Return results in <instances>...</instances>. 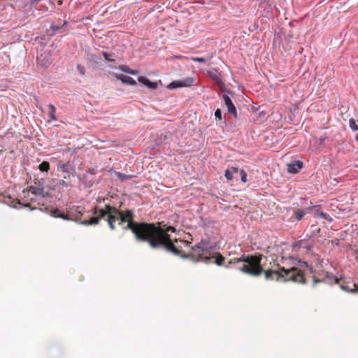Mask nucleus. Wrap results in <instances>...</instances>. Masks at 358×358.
I'll use <instances>...</instances> for the list:
<instances>
[{
  "label": "nucleus",
  "mask_w": 358,
  "mask_h": 358,
  "mask_svg": "<svg viewBox=\"0 0 358 358\" xmlns=\"http://www.w3.org/2000/svg\"><path fill=\"white\" fill-rule=\"evenodd\" d=\"M262 255H245L239 258H231L227 262L226 267L231 264H238L237 269L252 276H259L263 272L266 280L280 282L292 281L304 284L306 279L303 272L295 266H285L278 262L274 268L264 270L261 265Z\"/></svg>",
  "instance_id": "f257e3e1"
},
{
  "label": "nucleus",
  "mask_w": 358,
  "mask_h": 358,
  "mask_svg": "<svg viewBox=\"0 0 358 358\" xmlns=\"http://www.w3.org/2000/svg\"><path fill=\"white\" fill-rule=\"evenodd\" d=\"M127 225L125 229H129L138 242L147 243L152 249L162 248L163 240L165 239L161 230L160 223H148L134 221V215L129 213Z\"/></svg>",
  "instance_id": "f03ea898"
},
{
  "label": "nucleus",
  "mask_w": 358,
  "mask_h": 358,
  "mask_svg": "<svg viewBox=\"0 0 358 358\" xmlns=\"http://www.w3.org/2000/svg\"><path fill=\"white\" fill-rule=\"evenodd\" d=\"M129 213L134 216V213L131 210H126L124 211L120 210L114 206H111L109 204L105 205L103 208L99 210L97 208H94V214H98L96 217H90L89 220H85L82 222L84 225H93L97 224L100 220L106 217V221L110 229L114 230L115 229V222L119 221V224L127 222L130 218L127 217Z\"/></svg>",
  "instance_id": "7ed1b4c3"
},
{
  "label": "nucleus",
  "mask_w": 358,
  "mask_h": 358,
  "mask_svg": "<svg viewBox=\"0 0 358 358\" xmlns=\"http://www.w3.org/2000/svg\"><path fill=\"white\" fill-rule=\"evenodd\" d=\"M161 230L163 231L162 234L164 236L165 239L163 240L164 243L162 244V248H164L166 251L171 252L174 255L179 256L182 258H192L196 261L207 259V257H204L205 250L202 248L199 245H196L192 248V252L185 254L181 248L182 245H176L173 241L171 239L169 232H175L176 229L173 227L169 226L166 228L161 227Z\"/></svg>",
  "instance_id": "20e7f679"
},
{
  "label": "nucleus",
  "mask_w": 358,
  "mask_h": 358,
  "mask_svg": "<svg viewBox=\"0 0 358 358\" xmlns=\"http://www.w3.org/2000/svg\"><path fill=\"white\" fill-rule=\"evenodd\" d=\"M23 205L26 207L30 206V202L36 201L37 198H44L48 193L45 192L43 184L38 182H34L27 189L22 191Z\"/></svg>",
  "instance_id": "39448f33"
},
{
  "label": "nucleus",
  "mask_w": 358,
  "mask_h": 358,
  "mask_svg": "<svg viewBox=\"0 0 358 358\" xmlns=\"http://www.w3.org/2000/svg\"><path fill=\"white\" fill-rule=\"evenodd\" d=\"M84 210L83 208L78 206L73 211L69 212L68 214H65L62 213L59 209L56 208L52 211V215L55 217H59L63 220H73L76 222H80L81 224L83 221L80 220L82 215H83Z\"/></svg>",
  "instance_id": "423d86ee"
},
{
  "label": "nucleus",
  "mask_w": 358,
  "mask_h": 358,
  "mask_svg": "<svg viewBox=\"0 0 358 358\" xmlns=\"http://www.w3.org/2000/svg\"><path fill=\"white\" fill-rule=\"evenodd\" d=\"M194 79L190 77L182 80H174L167 85L169 90H174L179 87H190L193 85Z\"/></svg>",
  "instance_id": "0eeeda50"
},
{
  "label": "nucleus",
  "mask_w": 358,
  "mask_h": 358,
  "mask_svg": "<svg viewBox=\"0 0 358 358\" xmlns=\"http://www.w3.org/2000/svg\"><path fill=\"white\" fill-rule=\"evenodd\" d=\"M335 283H340L341 288L346 292H358V287L356 284L353 283L351 281H341L340 282L339 280L335 277H334Z\"/></svg>",
  "instance_id": "6e6552de"
},
{
  "label": "nucleus",
  "mask_w": 358,
  "mask_h": 358,
  "mask_svg": "<svg viewBox=\"0 0 358 358\" xmlns=\"http://www.w3.org/2000/svg\"><path fill=\"white\" fill-rule=\"evenodd\" d=\"M303 164L302 162L297 160L294 161L287 164V171L290 173H297L303 168Z\"/></svg>",
  "instance_id": "1a4fd4ad"
},
{
  "label": "nucleus",
  "mask_w": 358,
  "mask_h": 358,
  "mask_svg": "<svg viewBox=\"0 0 358 358\" xmlns=\"http://www.w3.org/2000/svg\"><path fill=\"white\" fill-rule=\"evenodd\" d=\"M222 99L224 101V103L225 105L227 106V109H228V112L234 115L235 117H236V115H237V113H236V107L234 106L232 101L231 100L230 97L227 95V94H223L222 95Z\"/></svg>",
  "instance_id": "9d476101"
},
{
  "label": "nucleus",
  "mask_w": 358,
  "mask_h": 358,
  "mask_svg": "<svg viewBox=\"0 0 358 358\" xmlns=\"http://www.w3.org/2000/svg\"><path fill=\"white\" fill-rule=\"evenodd\" d=\"M138 80L149 89L156 90L158 87V83L157 82H152L146 77L139 76Z\"/></svg>",
  "instance_id": "9b49d317"
},
{
  "label": "nucleus",
  "mask_w": 358,
  "mask_h": 358,
  "mask_svg": "<svg viewBox=\"0 0 358 358\" xmlns=\"http://www.w3.org/2000/svg\"><path fill=\"white\" fill-rule=\"evenodd\" d=\"M115 76L117 80H121L123 83L133 86L137 85L136 82L130 76L122 74H115Z\"/></svg>",
  "instance_id": "f8f14e48"
},
{
  "label": "nucleus",
  "mask_w": 358,
  "mask_h": 358,
  "mask_svg": "<svg viewBox=\"0 0 358 358\" xmlns=\"http://www.w3.org/2000/svg\"><path fill=\"white\" fill-rule=\"evenodd\" d=\"M57 171L63 173V178L67 179L70 178L69 166L66 164L59 163L57 165Z\"/></svg>",
  "instance_id": "ddd939ff"
},
{
  "label": "nucleus",
  "mask_w": 358,
  "mask_h": 358,
  "mask_svg": "<svg viewBox=\"0 0 358 358\" xmlns=\"http://www.w3.org/2000/svg\"><path fill=\"white\" fill-rule=\"evenodd\" d=\"M238 172V169L236 167H231L225 171L224 176L227 180L230 181L234 178V174Z\"/></svg>",
  "instance_id": "4468645a"
},
{
  "label": "nucleus",
  "mask_w": 358,
  "mask_h": 358,
  "mask_svg": "<svg viewBox=\"0 0 358 358\" xmlns=\"http://www.w3.org/2000/svg\"><path fill=\"white\" fill-rule=\"evenodd\" d=\"M120 69L124 73L131 74V75H136L138 73V71L137 70L131 69L128 66H125V65L120 66Z\"/></svg>",
  "instance_id": "2eb2a0df"
},
{
  "label": "nucleus",
  "mask_w": 358,
  "mask_h": 358,
  "mask_svg": "<svg viewBox=\"0 0 358 358\" xmlns=\"http://www.w3.org/2000/svg\"><path fill=\"white\" fill-rule=\"evenodd\" d=\"M50 108V111L48 112V115L50 117V120H57V117L55 115L56 108L52 104H49L48 106Z\"/></svg>",
  "instance_id": "dca6fc26"
},
{
  "label": "nucleus",
  "mask_w": 358,
  "mask_h": 358,
  "mask_svg": "<svg viewBox=\"0 0 358 358\" xmlns=\"http://www.w3.org/2000/svg\"><path fill=\"white\" fill-rule=\"evenodd\" d=\"M310 210V208H307L306 210H298L297 211H296L294 213L295 219L297 220L298 221L302 220V218L306 215V210Z\"/></svg>",
  "instance_id": "f3484780"
},
{
  "label": "nucleus",
  "mask_w": 358,
  "mask_h": 358,
  "mask_svg": "<svg viewBox=\"0 0 358 358\" xmlns=\"http://www.w3.org/2000/svg\"><path fill=\"white\" fill-rule=\"evenodd\" d=\"M38 169L42 172H48L50 169V163L46 161H43L40 164Z\"/></svg>",
  "instance_id": "a211bd4d"
},
{
  "label": "nucleus",
  "mask_w": 358,
  "mask_h": 358,
  "mask_svg": "<svg viewBox=\"0 0 358 358\" xmlns=\"http://www.w3.org/2000/svg\"><path fill=\"white\" fill-rule=\"evenodd\" d=\"M116 176L122 181L126 180H129V179L133 178L132 175H127V174L122 173H120V172H117L116 173Z\"/></svg>",
  "instance_id": "6ab92c4d"
},
{
  "label": "nucleus",
  "mask_w": 358,
  "mask_h": 358,
  "mask_svg": "<svg viewBox=\"0 0 358 358\" xmlns=\"http://www.w3.org/2000/svg\"><path fill=\"white\" fill-rule=\"evenodd\" d=\"M104 59L108 62H115V59L113 57V53H108L106 52H103L102 53Z\"/></svg>",
  "instance_id": "aec40b11"
},
{
  "label": "nucleus",
  "mask_w": 358,
  "mask_h": 358,
  "mask_svg": "<svg viewBox=\"0 0 358 358\" xmlns=\"http://www.w3.org/2000/svg\"><path fill=\"white\" fill-rule=\"evenodd\" d=\"M224 261V258L220 253H217L215 256V264L218 266H222Z\"/></svg>",
  "instance_id": "412c9836"
},
{
  "label": "nucleus",
  "mask_w": 358,
  "mask_h": 358,
  "mask_svg": "<svg viewBox=\"0 0 358 358\" xmlns=\"http://www.w3.org/2000/svg\"><path fill=\"white\" fill-rule=\"evenodd\" d=\"M349 126H350V129L352 131H357L358 130V126H357V124L356 123L355 120L353 119V118L350 119V120H349Z\"/></svg>",
  "instance_id": "4be33fe9"
},
{
  "label": "nucleus",
  "mask_w": 358,
  "mask_h": 358,
  "mask_svg": "<svg viewBox=\"0 0 358 358\" xmlns=\"http://www.w3.org/2000/svg\"><path fill=\"white\" fill-rule=\"evenodd\" d=\"M320 217L323 218V219L327 220L329 222H333V218L329 216V215H328L326 213H324L323 211L320 214Z\"/></svg>",
  "instance_id": "5701e85b"
},
{
  "label": "nucleus",
  "mask_w": 358,
  "mask_h": 358,
  "mask_svg": "<svg viewBox=\"0 0 358 358\" xmlns=\"http://www.w3.org/2000/svg\"><path fill=\"white\" fill-rule=\"evenodd\" d=\"M240 176H241V181L243 182H247V173L243 169H241L240 171Z\"/></svg>",
  "instance_id": "b1692460"
},
{
  "label": "nucleus",
  "mask_w": 358,
  "mask_h": 358,
  "mask_svg": "<svg viewBox=\"0 0 358 358\" xmlns=\"http://www.w3.org/2000/svg\"><path fill=\"white\" fill-rule=\"evenodd\" d=\"M77 69L78 71H79V73L81 74V75H85V67L81 65V64H78L77 65Z\"/></svg>",
  "instance_id": "393cba45"
},
{
  "label": "nucleus",
  "mask_w": 358,
  "mask_h": 358,
  "mask_svg": "<svg viewBox=\"0 0 358 358\" xmlns=\"http://www.w3.org/2000/svg\"><path fill=\"white\" fill-rule=\"evenodd\" d=\"M190 59L194 62H201V63L206 62L205 59L203 57H191Z\"/></svg>",
  "instance_id": "a878e982"
},
{
  "label": "nucleus",
  "mask_w": 358,
  "mask_h": 358,
  "mask_svg": "<svg viewBox=\"0 0 358 358\" xmlns=\"http://www.w3.org/2000/svg\"><path fill=\"white\" fill-rule=\"evenodd\" d=\"M215 116L216 118H217L218 120H221L222 119V112L220 110V109L217 108L215 112Z\"/></svg>",
  "instance_id": "bb28decb"
},
{
  "label": "nucleus",
  "mask_w": 358,
  "mask_h": 358,
  "mask_svg": "<svg viewBox=\"0 0 358 358\" xmlns=\"http://www.w3.org/2000/svg\"><path fill=\"white\" fill-rule=\"evenodd\" d=\"M66 179L61 180L59 182V185H63L64 187H68V182L65 180Z\"/></svg>",
  "instance_id": "cd10ccee"
},
{
  "label": "nucleus",
  "mask_w": 358,
  "mask_h": 358,
  "mask_svg": "<svg viewBox=\"0 0 358 358\" xmlns=\"http://www.w3.org/2000/svg\"><path fill=\"white\" fill-rule=\"evenodd\" d=\"M50 27L53 31H57L60 29V27L57 26L55 24H52Z\"/></svg>",
  "instance_id": "c85d7f7f"
},
{
  "label": "nucleus",
  "mask_w": 358,
  "mask_h": 358,
  "mask_svg": "<svg viewBox=\"0 0 358 358\" xmlns=\"http://www.w3.org/2000/svg\"><path fill=\"white\" fill-rule=\"evenodd\" d=\"M180 243L184 246V247H188L190 244L189 241H180Z\"/></svg>",
  "instance_id": "c756f323"
},
{
  "label": "nucleus",
  "mask_w": 358,
  "mask_h": 358,
  "mask_svg": "<svg viewBox=\"0 0 358 358\" xmlns=\"http://www.w3.org/2000/svg\"><path fill=\"white\" fill-rule=\"evenodd\" d=\"M322 211L320 210V209H317L314 214H315V216L317 217V216H319L320 217V214L322 213Z\"/></svg>",
  "instance_id": "7c9ffc66"
},
{
  "label": "nucleus",
  "mask_w": 358,
  "mask_h": 358,
  "mask_svg": "<svg viewBox=\"0 0 358 358\" xmlns=\"http://www.w3.org/2000/svg\"><path fill=\"white\" fill-rule=\"evenodd\" d=\"M354 256L356 259H358V249L354 250Z\"/></svg>",
  "instance_id": "2f4dec72"
},
{
  "label": "nucleus",
  "mask_w": 358,
  "mask_h": 358,
  "mask_svg": "<svg viewBox=\"0 0 358 358\" xmlns=\"http://www.w3.org/2000/svg\"><path fill=\"white\" fill-rule=\"evenodd\" d=\"M48 3L50 4V6H51V8L53 9L55 8V4H54V2L53 1H48Z\"/></svg>",
  "instance_id": "473e14b6"
},
{
  "label": "nucleus",
  "mask_w": 358,
  "mask_h": 358,
  "mask_svg": "<svg viewBox=\"0 0 358 358\" xmlns=\"http://www.w3.org/2000/svg\"><path fill=\"white\" fill-rule=\"evenodd\" d=\"M214 80H217V82H220V79L218 78L217 76L216 75H214V76H211Z\"/></svg>",
  "instance_id": "72a5a7b5"
},
{
  "label": "nucleus",
  "mask_w": 358,
  "mask_h": 358,
  "mask_svg": "<svg viewBox=\"0 0 358 358\" xmlns=\"http://www.w3.org/2000/svg\"><path fill=\"white\" fill-rule=\"evenodd\" d=\"M320 282V280H317V279H315V280H314V282H315V283H317V282Z\"/></svg>",
  "instance_id": "f704fd0d"
},
{
  "label": "nucleus",
  "mask_w": 358,
  "mask_h": 358,
  "mask_svg": "<svg viewBox=\"0 0 358 358\" xmlns=\"http://www.w3.org/2000/svg\"><path fill=\"white\" fill-rule=\"evenodd\" d=\"M62 3H63V1H58V4H59V5H62Z\"/></svg>",
  "instance_id": "c9c22d12"
},
{
  "label": "nucleus",
  "mask_w": 358,
  "mask_h": 358,
  "mask_svg": "<svg viewBox=\"0 0 358 358\" xmlns=\"http://www.w3.org/2000/svg\"><path fill=\"white\" fill-rule=\"evenodd\" d=\"M155 8L156 10H159L160 6L157 7V6H155Z\"/></svg>",
  "instance_id": "e433bc0d"
},
{
  "label": "nucleus",
  "mask_w": 358,
  "mask_h": 358,
  "mask_svg": "<svg viewBox=\"0 0 358 358\" xmlns=\"http://www.w3.org/2000/svg\"><path fill=\"white\" fill-rule=\"evenodd\" d=\"M356 138V141L358 142V134H357V136H356V138Z\"/></svg>",
  "instance_id": "4c0bfd02"
},
{
  "label": "nucleus",
  "mask_w": 358,
  "mask_h": 358,
  "mask_svg": "<svg viewBox=\"0 0 358 358\" xmlns=\"http://www.w3.org/2000/svg\"><path fill=\"white\" fill-rule=\"evenodd\" d=\"M66 23H67V22L64 21L63 25H65Z\"/></svg>",
  "instance_id": "58836bf2"
},
{
  "label": "nucleus",
  "mask_w": 358,
  "mask_h": 358,
  "mask_svg": "<svg viewBox=\"0 0 358 358\" xmlns=\"http://www.w3.org/2000/svg\"><path fill=\"white\" fill-rule=\"evenodd\" d=\"M174 242L178 243V241L177 239H175Z\"/></svg>",
  "instance_id": "ea45409f"
},
{
  "label": "nucleus",
  "mask_w": 358,
  "mask_h": 358,
  "mask_svg": "<svg viewBox=\"0 0 358 358\" xmlns=\"http://www.w3.org/2000/svg\"><path fill=\"white\" fill-rule=\"evenodd\" d=\"M357 122H358V120H357Z\"/></svg>",
  "instance_id": "a19ab883"
}]
</instances>
